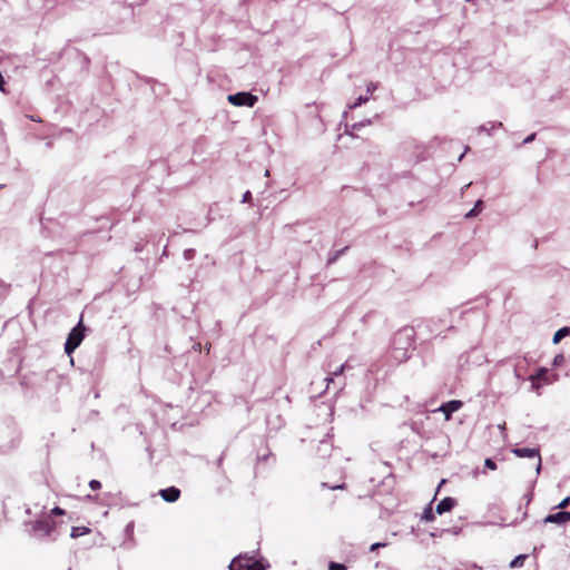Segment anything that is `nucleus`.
Returning a JSON list of instances; mask_svg holds the SVG:
<instances>
[{"instance_id": "5", "label": "nucleus", "mask_w": 570, "mask_h": 570, "mask_svg": "<svg viewBox=\"0 0 570 570\" xmlns=\"http://www.w3.org/2000/svg\"><path fill=\"white\" fill-rule=\"evenodd\" d=\"M513 454L518 458H537L538 459V469L541 466V456L538 449L531 448H515L512 450Z\"/></svg>"}, {"instance_id": "21", "label": "nucleus", "mask_w": 570, "mask_h": 570, "mask_svg": "<svg viewBox=\"0 0 570 570\" xmlns=\"http://www.w3.org/2000/svg\"><path fill=\"white\" fill-rule=\"evenodd\" d=\"M484 465H485V468H488V469H490L492 471L497 470V464H495V462L492 459H487L484 461Z\"/></svg>"}, {"instance_id": "29", "label": "nucleus", "mask_w": 570, "mask_h": 570, "mask_svg": "<svg viewBox=\"0 0 570 570\" xmlns=\"http://www.w3.org/2000/svg\"><path fill=\"white\" fill-rule=\"evenodd\" d=\"M0 91L4 92V80H3V77L2 75L0 73Z\"/></svg>"}, {"instance_id": "3", "label": "nucleus", "mask_w": 570, "mask_h": 570, "mask_svg": "<svg viewBox=\"0 0 570 570\" xmlns=\"http://www.w3.org/2000/svg\"><path fill=\"white\" fill-rule=\"evenodd\" d=\"M227 100L229 104L237 107H254L258 98L249 92H237L228 95Z\"/></svg>"}, {"instance_id": "22", "label": "nucleus", "mask_w": 570, "mask_h": 570, "mask_svg": "<svg viewBox=\"0 0 570 570\" xmlns=\"http://www.w3.org/2000/svg\"><path fill=\"white\" fill-rule=\"evenodd\" d=\"M89 487H90V489H92V490H95V491H96V490L101 489V483H100V481H98V480H91V481L89 482Z\"/></svg>"}, {"instance_id": "27", "label": "nucleus", "mask_w": 570, "mask_h": 570, "mask_svg": "<svg viewBox=\"0 0 570 570\" xmlns=\"http://www.w3.org/2000/svg\"><path fill=\"white\" fill-rule=\"evenodd\" d=\"M386 547V543L384 542H376V543H373L371 547H370V550L371 551H376L377 549L380 548H384Z\"/></svg>"}, {"instance_id": "7", "label": "nucleus", "mask_w": 570, "mask_h": 570, "mask_svg": "<svg viewBox=\"0 0 570 570\" xmlns=\"http://www.w3.org/2000/svg\"><path fill=\"white\" fill-rule=\"evenodd\" d=\"M544 522L547 523H558V524H564L570 522V512L568 511H559L557 513L549 514Z\"/></svg>"}, {"instance_id": "30", "label": "nucleus", "mask_w": 570, "mask_h": 570, "mask_svg": "<svg viewBox=\"0 0 570 570\" xmlns=\"http://www.w3.org/2000/svg\"><path fill=\"white\" fill-rule=\"evenodd\" d=\"M534 134H531L530 136H528L525 139H524V144H528L530 141H532L534 139Z\"/></svg>"}, {"instance_id": "10", "label": "nucleus", "mask_w": 570, "mask_h": 570, "mask_svg": "<svg viewBox=\"0 0 570 570\" xmlns=\"http://www.w3.org/2000/svg\"><path fill=\"white\" fill-rule=\"evenodd\" d=\"M501 127H502V122H500V121H488V122L479 126L476 128V131L480 134L484 132V134L491 136L494 130H497Z\"/></svg>"}, {"instance_id": "9", "label": "nucleus", "mask_w": 570, "mask_h": 570, "mask_svg": "<svg viewBox=\"0 0 570 570\" xmlns=\"http://www.w3.org/2000/svg\"><path fill=\"white\" fill-rule=\"evenodd\" d=\"M444 483H445V480H442V481L440 482V484H439L438 490H440V488H441V487H442V484H444ZM436 492H439V491H436ZM435 494H438V493H435ZM435 499H436V495H434L433 500H432V501L428 504V507L424 509V511H423V513H422V517H421L422 521H424V522H432V521H434V520H435V515H434V512H433V509H432V503H433V501H434Z\"/></svg>"}, {"instance_id": "14", "label": "nucleus", "mask_w": 570, "mask_h": 570, "mask_svg": "<svg viewBox=\"0 0 570 570\" xmlns=\"http://www.w3.org/2000/svg\"><path fill=\"white\" fill-rule=\"evenodd\" d=\"M570 334V327L564 326L558 330L553 335V343L558 344L563 337L568 336Z\"/></svg>"}, {"instance_id": "20", "label": "nucleus", "mask_w": 570, "mask_h": 570, "mask_svg": "<svg viewBox=\"0 0 570 570\" xmlns=\"http://www.w3.org/2000/svg\"><path fill=\"white\" fill-rule=\"evenodd\" d=\"M328 570H346V567L342 563L330 562Z\"/></svg>"}, {"instance_id": "19", "label": "nucleus", "mask_w": 570, "mask_h": 570, "mask_svg": "<svg viewBox=\"0 0 570 570\" xmlns=\"http://www.w3.org/2000/svg\"><path fill=\"white\" fill-rule=\"evenodd\" d=\"M89 532V529L86 528V527H82V528H79V527H75L72 528V531H71V537L76 538V537H79V535H82V534H86Z\"/></svg>"}, {"instance_id": "4", "label": "nucleus", "mask_w": 570, "mask_h": 570, "mask_svg": "<svg viewBox=\"0 0 570 570\" xmlns=\"http://www.w3.org/2000/svg\"><path fill=\"white\" fill-rule=\"evenodd\" d=\"M463 406L462 401L460 400H451L446 403H443L439 411L444 414L446 421L451 420L452 413L459 411Z\"/></svg>"}, {"instance_id": "13", "label": "nucleus", "mask_w": 570, "mask_h": 570, "mask_svg": "<svg viewBox=\"0 0 570 570\" xmlns=\"http://www.w3.org/2000/svg\"><path fill=\"white\" fill-rule=\"evenodd\" d=\"M547 374H548V370L546 367H540L537 371V373L530 377V380L532 381V386L534 389H539V385L535 384L537 380H542L544 382H548Z\"/></svg>"}, {"instance_id": "2", "label": "nucleus", "mask_w": 570, "mask_h": 570, "mask_svg": "<svg viewBox=\"0 0 570 570\" xmlns=\"http://www.w3.org/2000/svg\"><path fill=\"white\" fill-rule=\"evenodd\" d=\"M86 330L87 328L81 317L79 323L68 334L67 341L65 343V352L68 355H71L75 350L82 343L86 336Z\"/></svg>"}, {"instance_id": "25", "label": "nucleus", "mask_w": 570, "mask_h": 570, "mask_svg": "<svg viewBox=\"0 0 570 570\" xmlns=\"http://www.w3.org/2000/svg\"><path fill=\"white\" fill-rule=\"evenodd\" d=\"M51 514L52 515H63L66 514V511L59 507H55L52 510H51Z\"/></svg>"}, {"instance_id": "8", "label": "nucleus", "mask_w": 570, "mask_h": 570, "mask_svg": "<svg viewBox=\"0 0 570 570\" xmlns=\"http://www.w3.org/2000/svg\"><path fill=\"white\" fill-rule=\"evenodd\" d=\"M456 504L458 501L454 498L446 497L438 503L435 512L438 514H443L445 512L451 511Z\"/></svg>"}, {"instance_id": "12", "label": "nucleus", "mask_w": 570, "mask_h": 570, "mask_svg": "<svg viewBox=\"0 0 570 570\" xmlns=\"http://www.w3.org/2000/svg\"><path fill=\"white\" fill-rule=\"evenodd\" d=\"M371 124H372V121L370 119H366V120H362L360 122L353 124L350 127L346 125L345 132L348 134L350 136L354 137L356 130H360L361 128H363L365 126H370Z\"/></svg>"}, {"instance_id": "26", "label": "nucleus", "mask_w": 570, "mask_h": 570, "mask_svg": "<svg viewBox=\"0 0 570 570\" xmlns=\"http://www.w3.org/2000/svg\"><path fill=\"white\" fill-rule=\"evenodd\" d=\"M248 570H265L261 562H254L248 567Z\"/></svg>"}, {"instance_id": "16", "label": "nucleus", "mask_w": 570, "mask_h": 570, "mask_svg": "<svg viewBox=\"0 0 570 570\" xmlns=\"http://www.w3.org/2000/svg\"><path fill=\"white\" fill-rule=\"evenodd\" d=\"M482 205H483V202L482 200H478L475 203L474 207L470 212H468L465 214V217L466 218H472V217L476 216L482 210Z\"/></svg>"}, {"instance_id": "6", "label": "nucleus", "mask_w": 570, "mask_h": 570, "mask_svg": "<svg viewBox=\"0 0 570 570\" xmlns=\"http://www.w3.org/2000/svg\"><path fill=\"white\" fill-rule=\"evenodd\" d=\"M159 495L166 502L173 503L180 498V490L176 487H169L159 491Z\"/></svg>"}, {"instance_id": "24", "label": "nucleus", "mask_w": 570, "mask_h": 570, "mask_svg": "<svg viewBox=\"0 0 570 570\" xmlns=\"http://www.w3.org/2000/svg\"><path fill=\"white\" fill-rule=\"evenodd\" d=\"M563 360H564V357L562 354L557 355L553 358V366H560L562 364Z\"/></svg>"}, {"instance_id": "1", "label": "nucleus", "mask_w": 570, "mask_h": 570, "mask_svg": "<svg viewBox=\"0 0 570 570\" xmlns=\"http://www.w3.org/2000/svg\"><path fill=\"white\" fill-rule=\"evenodd\" d=\"M415 332L412 327H404L400 330L393 337V348L402 351L401 357L407 358V351L413 346Z\"/></svg>"}, {"instance_id": "28", "label": "nucleus", "mask_w": 570, "mask_h": 570, "mask_svg": "<svg viewBox=\"0 0 570 570\" xmlns=\"http://www.w3.org/2000/svg\"><path fill=\"white\" fill-rule=\"evenodd\" d=\"M376 89V85L371 82L367 85V88H366V94L365 95H371L374 90Z\"/></svg>"}, {"instance_id": "11", "label": "nucleus", "mask_w": 570, "mask_h": 570, "mask_svg": "<svg viewBox=\"0 0 570 570\" xmlns=\"http://www.w3.org/2000/svg\"><path fill=\"white\" fill-rule=\"evenodd\" d=\"M55 528V523L51 520L42 519L35 522V530L43 531L47 534L50 533Z\"/></svg>"}, {"instance_id": "15", "label": "nucleus", "mask_w": 570, "mask_h": 570, "mask_svg": "<svg viewBox=\"0 0 570 570\" xmlns=\"http://www.w3.org/2000/svg\"><path fill=\"white\" fill-rule=\"evenodd\" d=\"M344 365H340L334 370L330 371V376L325 379L327 381V385L334 381V376L341 375L344 372Z\"/></svg>"}, {"instance_id": "23", "label": "nucleus", "mask_w": 570, "mask_h": 570, "mask_svg": "<svg viewBox=\"0 0 570 570\" xmlns=\"http://www.w3.org/2000/svg\"><path fill=\"white\" fill-rule=\"evenodd\" d=\"M570 504V497L564 498L558 505V509H566Z\"/></svg>"}, {"instance_id": "31", "label": "nucleus", "mask_w": 570, "mask_h": 570, "mask_svg": "<svg viewBox=\"0 0 570 570\" xmlns=\"http://www.w3.org/2000/svg\"><path fill=\"white\" fill-rule=\"evenodd\" d=\"M249 198H250V193H249V191H246V193L244 194V202H247Z\"/></svg>"}, {"instance_id": "18", "label": "nucleus", "mask_w": 570, "mask_h": 570, "mask_svg": "<svg viewBox=\"0 0 570 570\" xmlns=\"http://www.w3.org/2000/svg\"><path fill=\"white\" fill-rule=\"evenodd\" d=\"M528 558L527 554H519L510 563L511 568L522 567L525 559Z\"/></svg>"}, {"instance_id": "17", "label": "nucleus", "mask_w": 570, "mask_h": 570, "mask_svg": "<svg viewBox=\"0 0 570 570\" xmlns=\"http://www.w3.org/2000/svg\"><path fill=\"white\" fill-rule=\"evenodd\" d=\"M370 99L368 95L360 96L353 104H350L348 109H355L356 107L367 102Z\"/></svg>"}]
</instances>
